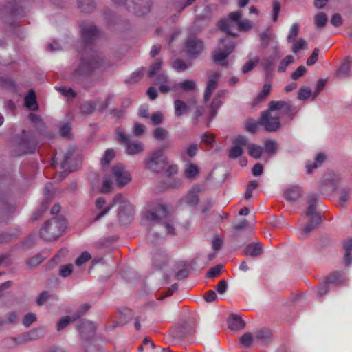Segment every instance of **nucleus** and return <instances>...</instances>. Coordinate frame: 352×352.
Listing matches in <instances>:
<instances>
[{"label": "nucleus", "instance_id": "f257e3e1", "mask_svg": "<svg viewBox=\"0 0 352 352\" xmlns=\"http://www.w3.org/2000/svg\"><path fill=\"white\" fill-rule=\"evenodd\" d=\"M241 17L242 12L238 10L230 12L227 19L220 22V29L225 31L227 35L225 38L220 39L219 47L213 52V59L217 65L224 67L229 65L227 58L235 48L233 38L236 36L233 33L232 30L236 28L239 31L246 32L252 28V22L247 19H241Z\"/></svg>", "mask_w": 352, "mask_h": 352}, {"label": "nucleus", "instance_id": "f03ea898", "mask_svg": "<svg viewBox=\"0 0 352 352\" xmlns=\"http://www.w3.org/2000/svg\"><path fill=\"white\" fill-rule=\"evenodd\" d=\"M81 34L87 45L84 50L78 48V54L81 56L80 60L75 64L71 78L78 81L89 74L92 69L99 65L98 60L92 54H89V43L96 38L100 32L97 28L92 25H86L82 27Z\"/></svg>", "mask_w": 352, "mask_h": 352}, {"label": "nucleus", "instance_id": "7ed1b4c3", "mask_svg": "<svg viewBox=\"0 0 352 352\" xmlns=\"http://www.w3.org/2000/svg\"><path fill=\"white\" fill-rule=\"evenodd\" d=\"M115 206H118V217L122 224H126L130 220L134 213V208L132 204L125 199L122 195H116L111 203L107 204L102 197L96 199V207L100 212L96 216L94 220H98L107 214Z\"/></svg>", "mask_w": 352, "mask_h": 352}, {"label": "nucleus", "instance_id": "20e7f679", "mask_svg": "<svg viewBox=\"0 0 352 352\" xmlns=\"http://www.w3.org/2000/svg\"><path fill=\"white\" fill-rule=\"evenodd\" d=\"M292 111V107L289 102L272 101L268 111L262 113L259 124L268 131H276L280 127V116L289 115Z\"/></svg>", "mask_w": 352, "mask_h": 352}, {"label": "nucleus", "instance_id": "39448f33", "mask_svg": "<svg viewBox=\"0 0 352 352\" xmlns=\"http://www.w3.org/2000/svg\"><path fill=\"white\" fill-rule=\"evenodd\" d=\"M64 219L53 218L46 221L41 229V236L45 241H53L58 238L65 230Z\"/></svg>", "mask_w": 352, "mask_h": 352}, {"label": "nucleus", "instance_id": "423d86ee", "mask_svg": "<svg viewBox=\"0 0 352 352\" xmlns=\"http://www.w3.org/2000/svg\"><path fill=\"white\" fill-rule=\"evenodd\" d=\"M116 135L120 143L124 145L125 152L127 155H135L144 151V144L139 140H131L123 129L118 127L116 130Z\"/></svg>", "mask_w": 352, "mask_h": 352}, {"label": "nucleus", "instance_id": "0eeeda50", "mask_svg": "<svg viewBox=\"0 0 352 352\" xmlns=\"http://www.w3.org/2000/svg\"><path fill=\"white\" fill-rule=\"evenodd\" d=\"M167 164L166 157L162 149L152 152L145 160V168L153 172L162 170Z\"/></svg>", "mask_w": 352, "mask_h": 352}, {"label": "nucleus", "instance_id": "6e6552de", "mask_svg": "<svg viewBox=\"0 0 352 352\" xmlns=\"http://www.w3.org/2000/svg\"><path fill=\"white\" fill-rule=\"evenodd\" d=\"M168 211L166 206L160 203H155L146 212V219L159 221L167 217Z\"/></svg>", "mask_w": 352, "mask_h": 352}, {"label": "nucleus", "instance_id": "1a4fd4ad", "mask_svg": "<svg viewBox=\"0 0 352 352\" xmlns=\"http://www.w3.org/2000/svg\"><path fill=\"white\" fill-rule=\"evenodd\" d=\"M112 176L118 187H122L131 181L130 173L120 164L112 167Z\"/></svg>", "mask_w": 352, "mask_h": 352}, {"label": "nucleus", "instance_id": "9d476101", "mask_svg": "<svg viewBox=\"0 0 352 352\" xmlns=\"http://www.w3.org/2000/svg\"><path fill=\"white\" fill-rule=\"evenodd\" d=\"M343 275L339 272H335L326 278L324 283L320 285L317 289L316 294L318 296H322L326 294L329 289V285H338L344 280Z\"/></svg>", "mask_w": 352, "mask_h": 352}, {"label": "nucleus", "instance_id": "9b49d317", "mask_svg": "<svg viewBox=\"0 0 352 352\" xmlns=\"http://www.w3.org/2000/svg\"><path fill=\"white\" fill-rule=\"evenodd\" d=\"M204 49L201 40L195 36H189L185 43L184 50L190 57H196Z\"/></svg>", "mask_w": 352, "mask_h": 352}, {"label": "nucleus", "instance_id": "f8f14e48", "mask_svg": "<svg viewBox=\"0 0 352 352\" xmlns=\"http://www.w3.org/2000/svg\"><path fill=\"white\" fill-rule=\"evenodd\" d=\"M247 145V138L242 135L237 137L232 142V146L230 150L229 157L236 159L240 157L243 153V147Z\"/></svg>", "mask_w": 352, "mask_h": 352}, {"label": "nucleus", "instance_id": "ddd939ff", "mask_svg": "<svg viewBox=\"0 0 352 352\" xmlns=\"http://www.w3.org/2000/svg\"><path fill=\"white\" fill-rule=\"evenodd\" d=\"M111 99V96H109L105 101L100 102H96L94 104L91 102H85L81 105V111L84 113H91L95 109H98L100 111H104L109 105L110 100Z\"/></svg>", "mask_w": 352, "mask_h": 352}, {"label": "nucleus", "instance_id": "4468645a", "mask_svg": "<svg viewBox=\"0 0 352 352\" xmlns=\"http://www.w3.org/2000/svg\"><path fill=\"white\" fill-rule=\"evenodd\" d=\"M201 190V187L199 184L194 185L186 195L182 199V202L190 206H197L199 200L198 194Z\"/></svg>", "mask_w": 352, "mask_h": 352}, {"label": "nucleus", "instance_id": "2eb2a0df", "mask_svg": "<svg viewBox=\"0 0 352 352\" xmlns=\"http://www.w3.org/2000/svg\"><path fill=\"white\" fill-rule=\"evenodd\" d=\"M89 308V305L87 304L83 305L80 309L78 311L76 315L74 317L65 316L62 318L57 324L58 331H61L65 329L71 322L77 320L82 315H83Z\"/></svg>", "mask_w": 352, "mask_h": 352}, {"label": "nucleus", "instance_id": "dca6fc26", "mask_svg": "<svg viewBox=\"0 0 352 352\" xmlns=\"http://www.w3.org/2000/svg\"><path fill=\"white\" fill-rule=\"evenodd\" d=\"M219 80V74L217 72L212 74L209 76L204 97L206 102L210 100L212 93L217 88Z\"/></svg>", "mask_w": 352, "mask_h": 352}, {"label": "nucleus", "instance_id": "f3484780", "mask_svg": "<svg viewBox=\"0 0 352 352\" xmlns=\"http://www.w3.org/2000/svg\"><path fill=\"white\" fill-rule=\"evenodd\" d=\"M227 94V91L226 90H219L216 94L215 96L210 104V119H213L216 114L217 110L220 108V107L222 104L221 99H223Z\"/></svg>", "mask_w": 352, "mask_h": 352}, {"label": "nucleus", "instance_id": "a211bd4d", "mask_svg": "<svg viewBox=\"0 0 352 352\" xmlns=\"http://www.w3.org/2000/svg\"><path fill=\"white\" fill-rule=\"evenodd\" d=\"M37 338L36 331H30L19 335L17 338H10L7 341L13 343L14 345L22 344Z\"/></svg>", "mask_w": 352, "mask_h": 352}, {"label": "nucleus", "instance_id": "6ab92c4d", "mask_svg": "<svg viewBox=\"0 0 352 352\" xmlns=\"http://www.w3.org/2000/svg\"><path fill=\"white\" fill-rule=\"evenodd\" d=\"M318 201L316 195H313L309 201V206L306 212L309 220L315 221L316 223H320L321 217L318 213L316 212V204Z\"/></svg>", "mask_w": 352, "mask_h": 352}, {"label": "nucleus", "instance_id": "aec40b11", "mask_svg": "<svg viewBox=\"0 0 352 352\" xmlns=\"http://www.w3.org/2000/svg\"><path fill=\"white\" fill-rule=\"evenodd\" d=\"M134 4V12L138 15H141L149 11L151 6V0H132Z\"/></svg>", "mask_w": 352, "mask_h": 352}, {"label": "nucleus", "instance_id": "412c9836", "mask_svg": "<svg viewBox=\"0 0 352 352\" xmlns=\"http://www.w3.org/2000/svg\"><path fill=\"white\" fill-rule=\"evenodd\" d=\"M184 174L186 178L190 180H194L199 176V168L196 164L188 161L185 165Z\"/></svg>", "mask_w": 352, "mask_h": 352}, {"label": "nucleus", "instance_id": "4be33fe9", "mask_svg": "<svg viewBox=\"0 0 352 352\" xmlns=\"http://www.w3.org/2000/svg\"><path fill=\"white\" fill-rule=\"evenodd\" d=\"M245 255L257 256L263 253L262 245L260 243L248 244L243 250Z\"/></svg>", "mask_w": 352, "mask_h": 352}, {"label": "nucleus", "instance_id": "5701e85b", "mask_svg": "<svg viewBox=\"0 0 352 352\" xmlns=\"http://www.w3.org/2000/svg\"><path fill=\"white\" fill-rule=\"evenodd\" d=\"M352 67V58L347 57L341 67L338 70V75L340 77L345 78L351 75V69Z\"/></svg>", "mask_w": 352, "mask_h": 352}, {"label": "nucleus", "instance_id": "b1692460", "mask_svg": "<svg viewBox=\"0 0 352 352\" xmlns=\"http://www.w3.org/2000/svg\"><path fill=\"white\" fill-rule=\"evenodd\" d=\"M245 323L241 318L237 315H231L228 320V327L231 330L237 331L243 329Z\"/></svg>", "mask_w": 352, "mask_h": 352}, {"label": "nucleus", "instance_id": "393cba45", "mask_svg": "<svg viewBox=\"0 0 352 352\" xmlns=\"http://www.w3.org/2000/svg\"><path fill=\"white\" fill-rule=\"evenodd\" d=\"M284 195L286 199L295 201L300 197L301 191L298 186H291L285 190Z\"/></svg>", "mask_w": 352, "mask_h": 352}, {"label": "nucleus", "instance_id": "a878e982", "mask_svg": "<svg viewBox=\"0 0 352 352\" xmlns=\"http://www.w3.org/2000/svg\"><path fill=\"white\" fill-rule=\"evenodd\" d=\"M319 223H316L315 221L310 220V222L302 227L297 232L299 239H304L309 234L314 228Z\"/></svg>", "mask_w": 352, "mask_h": 352}, {"label": "nucleus", "instance_id": "bb28decb", "mask_svg": "<svg viewBox=\"0 0 352 352\" xmlns=\"http://www.w3.org/2000/svg\"><path fill=\"white\" fill-rule=\"evenodd\" d=\"M196 88V83L191 80H185L183 82L173 85V89L175 91L183 89L184 91H190Z\"/></svg>", "mask_w": 352, "mask_h": 352}, {"label": "nucleus", "instance_id": "cd10ccee", "mask_svg": "<svg viewBox=\"0 0 352 352\" xmlns=\"http://www.w3.org/2000/svg\"><path fill=\"white\" fill-rule=\"evenodd\" d=\"M168 81V77L164 74H161L157 77V83L160 85V90L162 93H166L173 89V85L169 86L166 84Z\"/></svg>", "mask_w": 352, "mask_h": 352}, {"label": "nucleus", "instance_id": "c85d7f7f", "mask_svg": "<svg viewBox=\"0 0 352 352\" xmlns=\"http://www.w3.org/2000/svg\"><path fill=\"white\" fill-rule=\"evenodd\" d=\"M78 331L80 333H94L96 330L95 324L91 321H83L78 327Z\"/></svg>", "mask_w": 352, "mask_h": 352}, {"label": "nucleus", "instance_id": "c756f323", "mask_svg": "<svg viewBox=\"0 0 352 352\" xmlns=\"http://www.w3.org/2000/svg\"><path fill=\"white\" fill-rule=\"evenodd\" d=\"M325 156L322 153H319L317 155L315 162H309L307 164L306 168L307 171L309 173H311L313 172L314 169L318 168L319 166L322 164V163L324 161Z\"/></svg>", "mask_w": 352, "mask_h": 352}, {"label": "nucleus", "instance_id": "7c9ffc66", "mask_svg": "<svg viewBox=\"0 0 352 352\" xmlns=\"http://www.w3.org/2000/svg\"><path fill=\"white\" fill-rule=\"evenodd\" d=\"M175 114L177 117L182 116L188 111V106L181 100H175L174 102Z\"/></svg>", "mask_w": 352, "mask_h": 352}, {"label": "nucleus", "instance_id": "2f4dec72", "mask_svg": "<svg viewBox=\"0 0 352 352\" xmlns=\"http://www.w3.org/2000/svg\"><path fill=\"white\" fill-rule=\"evenodd\" d=\"M20 146L23 153H33L36 148V144L33 140H23L20 142Z\"/></svg>", "mask_w": 352, "mask_h": 352}, {"label": "nucleus", "instance_id": "473e14b6", "mask_svg": "<svg viewBox=\"0 0 352 352\" xmlns=\"http://www.w3.org/2000/svg\"><path fill=\"white\" fill-rule=\"evenodd\" d=\"M342 177L340 173L331 171L327 175L326 181L336 188L338 184L342 181Z\"/></svg>", "mask_w": 352, "mask_h": 352}, {"label": "nucleus", "instance_id": "72a5a7b5", "mask_svg": "<svg viewBox=\"0 0 352 352\" xmlns=\"http://www.w3.org/2000/svg\"><path fill=\"white\" fill-rule=\"evenodd\" d=\"M198 151V146L196 144H192L186 147L180 153L181 157L184 161H186V157H193L196 155Z\"/></svg>", "mask_w": 352, "mask_h": 352}, {"label": "nucleus", "instance_id": "f704fd0d", "mask_svg": "<svg viewBox=\"0 0 352 352\" xmlns=\"http://www.w3.org/2000/svg\"><path fill=\"white\" fill-rule=\"evenodd\" d=\"M248 148L249 155L255 158L258 159L262 155L263 148L260 146L256 145L254 144H248Z\"/></svg>", "mask_w": 352, "mask_h": 352}, {"label": "nucleus", "instance_id": "c9c22d12", "mask_svg": "<svg viewBox=\"0 0 352 352\" xmlns=\"http://www.w3.org/2000/svg\"><path fill=\"white\" fill-rule=\"evenodd\" d=\"M25 105L32 109L36 108V95L32 90H30L28 94L25 97Z\"/></svg>", "mask_w": 352, "mask_h": 352}, {"label": "nucleus", "instance_id": "e433bc0d", "mask_svg": "<svg viewBox=\"0 0 352 352\" xmlns=\"http://www.w3.org/2000/svg\"><path fill=\"white\" fill-rule=\"evenodd\" d=\"M256 338L263 343H268L272 340V333L269 329H261L258 331Z\"/></svg>", "mask_w": 352, "mask_h": 352}, {"label": "nucleus", "instance_id": "4c0bfd02", "mask_svg": "<svg viewBox=\"0 0 352 352\" xmlns=\"http://www.w3.org/2000/svg\"><path fill=\"white\" fill-rule=\"evenodd\" d=\"M327 22V15L323 12H319L314 16V23L318 28H324Z\"/></svg>", "mask_w": 352, "mask_h": 352}, {"label": "nucleus", "instance_id": "58836bf2", "mask_svg": "<svg viewBox=\"0 0 352 352\" xmlns=\"http://www.w3.org/2000/svg\"><path fill=\"white\" fill-rule=\"evenodd\" d=\"M168 134V131L162 127H157L153 131V137L158 140H164Z\"/></svg>", "mask_w": 352, "mask_h": 352}, {"label": "nucleus", "instance_id": "ea45409f", "mask_svg": "<svg viewBox=\"0 0 352 352\" xmlns=\"http://www.w3.org/2000/svg\"><path fill=\"white\" fill-rule=\"evenodd\" d=\"M115 151L113 149H107L103 157L101 159V164L102 167L107 166L109 162L114 158Z\"/></svg>", "mask_w": 352, "mask_h": 352}, {"label": "nucleus", "instance_id": "a19ab883", "mask_svg": "<svg viewBox=\"0 0 352 352\" xmlns=\"http://www.w3.org/2000/svg\"><path fill=\"white\" fill-rule=\"evenodd\" d=\"M294 61V58L292 55L287 56L282 60L278 65V71L279 72H284L286 68Z\"/></svg>", "mask_w": 352, "mask_h": 352}, {"label": "nucleus", "instance_id": "79ce46f5", "mask_svg": "<svg viewBox=\"0 0 352 352\" xmlns=\"http://www.w3.org/2000/svg\"><path fill=\"white\" fill-rule=\"evenodd\" d=\"M271 85L268 83H265L261 92L257 96L256 100L257 102L263 101L270 93Z\"/></svg>", "mask_w": 352, "mask_h": 352}, {"label": "nucleus", "instance_id": "37998d69", "mask_svg": "<svg viewBox=\"0 0 352 352\" xmlns=\"http://www.w3.org/2000/svg\"><path fill=\"white\" fill-rule=\"evenodd\" d=\"M299 32V25L297 23H294L290 28L289 34L287 36V41L289 43L294 42V38L297 36Z\"/></svg>", "mask_w": 352, "mask_h": 352}, {"label": "nucleus", "instance_id": "c03bdc74", "mask_svg": "<svg viewBox=\"0 0 352 352\" xmlns=\"http://www.w3.org/2000/svg\"><path fill=\"white\" fill-rule=\"evenodd\" d=\"M307 47V43L303 38H299L296 42H294L292 45V52L296 54L300 50L306 49Z\"/></svg>", "mask_w": 352, "mask_h": 352}, {"label": "nucleus", "instance_id": "a18cd8bd", "mask_svg": "<svg viewBox=\"0 0 352 352\" xmlns=\"http://www.w3.org/2000/svg\"><path fill=\"white\" fill-rule=\"evenodd\" d=\"M190 66V63H186L181 59L176 60L173 63V67L177 72H182L186 70Z\"/></svg>", "mask_w": 352, "mask_h": 352}, {"label": "nucleus", "instance_id": "49530a36", "mask_svg": "<svg viewBox=\"0 0 352 352\" xmlns=\"http://www.w3.org/2000/svg\"><path fill=\"white\" fill-rule=\"evenodd\" d=\"M146 129V127L145 125L139 122H135L133 125L132 133L135 136H140L145 132Z\"/></svg>", "mask_w": 352, "mask_h": 352}, {"label": "nucleus", "instance_id": "de8ad7c7", "mask_svg": "<svg viewBox=\"0 0 352 352\" xmlns=\"http://www.w3.org/2000/svg\"><path fill=\"white\" fill-rule=\"evenodd\" d=\"M73 272V265L72 264H67L62 265L59 270V274L63 278L69 276Z\"/></svg>", "mask_w": 352, "mask_h": 352}, {"label": "nucleus", "instance_id": "09e8293b", "mask_svg": "<svg viewBox=\"0 0 352 352\" xmlns=\"http://www.w3.org/2000/svg\"><path fill=\"white\" fill-rule=\"evenodd\" d=\"M265 150L270 154H274L277 148L276 142L272 140H267L265 141Z\"/></svg>", "mask_w": 352, "mask_h": 352}, {"label": "nucleus", "instance_id": "8fccbe9b", "mask_svg": "<svg viewBox=\"0 0 352 352\" xmlns=\"http://www.w3.org/2000/svg\"><path fill=\"white\" fill-rule=\"evenodd\" d=\"M150 120L153 125H157L163 122L164 116L162 113L157 111L152 114V116L150 117Z\"/></svg>", "mask_w": 352, "mask_h": 352}, {"label": "nucleus", "instance_id": "3c124183", "mask_svg": "<svg viewBox=\"0 0 352 352\" xmlns=\"http://www.w3.org/2000/svg\"><path fill=\"white\" fill-rule=\"evenodd\" d=\"M36 320V316L34 313L27 314L23 319V324L28 327Z\"/></svg>", "mask_w": 352, "mask_h": 352}, {"label": "nucleus", "instance_id": "603ef678", "mask_svg": "<svg viewBox=\"0 0 352 352\" xmlns=\"http://www.w3.org/2000/svg\"><path fill=\"white\" fill-rule=\"evenodd\" d=\"M307 72L306 67L303 65H300L292 74L291 77L293 80H297L305 74Z\"/></svg>", "mask_w": 352, "mask_h": 352}, {"label": "nucleus", "instance_id": "864d4df0", "mask_svg": "<svg viewBox=\"0 0 352 352\" xmlns=\"http://www.w3.org/2000/svg\"><path fill=\"white\" fill-rule=\"evenodd\" d=\"M91 258V254L88 252L85 251L76 258V265L80 266L88 261Z\"/></svg>", "mask_w": 352, "mask_h": 352}, {"label": "nucleus", "instance_id": "5fc2aeb1", "mask_svg": "<svg viewBox=\"0 0 352 352\" xmlns=\"http://www.w3.org/2000/svg\"><path fill=\"white\" fill-rule=\"evenodd\" d=\"M17 315L15 312H10L6 316V319L4 321H0V327L4 324H12L17 321Z\"/></svg>", "mask_w": 352, "mask_h": 352}, {"label": "nucleus", "instance_id": "6e6d98bb", "mask_svg": "<svg viewBox=\"0 0 352 352\" xmlns=\"http://www.w3.org/2000/svg\"><path fill=\"white\" fill-rule=\"evenodd\" d=\"M311 91L308 88H300L298 91V98L299 100H303L309 98L311 96Z\"/></svg>", "mask_w": 352, "mask_h": 352}, {"label": "nucleus", "instance_id": "4d7b16f0", "mask_svg": "<svg viewBox=\"0 0 352 352\" xmlns=\"http://www.w3.org/2000/svg\"><path fill=\"white\" fill-rule=\"evenodd\" d=\"M252 340L253 337L250 333L243 334L240 339L241 344L245 346H249L252 342Z\"/></svg>", "mask_w": 352, "mask_h": 352}, {"label": "nucleus", "instance_id": "13d9d810", "mask_svg": "<svg viewBox=\"0 0 352 352\" xmlns=\"http://www.w3.org/2000/svg\"><path fill=\"white\" fill-rule=\"evenodd\" d=\"M258 62V58H255L254 60H250L248 61L243 65V67L242 68V72L244 74L248 73L249 71L252 70L254 67V66L257 64Z\"/></svg>", "mask_w": 352, "mask_h": 352}, {"label": "nucleus", "instance_id": "bf43d9fd", "mask_svg": "<svg viewBox=\"0 0 352 352\" xmlns=\"http://www.w3.org/2000/svg\"><path fill=\"white\" fill-rule=\"evenodd\" d=\"M318 54L319 50L318 48L314 49L311 56L307 60V65L309 66L314 65L318 60Z\"/></svg>", "mask_w": 352, "mask_h": 352}, {"label": "nucleus", "instance_id": "052dcab7", "mask_svg": "<svg viewBox=\"0 0 352 352\" xmlns=\"http://www.w3.org/2000/svg\"><path fill=\"white\" fill-rule=\"evenodd\" d=\"M223 270V266L221 265H217L211 268L208 272V276L210 278H214L219 276Z\"/></svg>", "mask_w": 352, "mask_h": 352}, {"label": "nucleus", "instance_id": "680f3d73", "mask_svg": "<svg viewBox=\"0 0 352 352\" xmlns=\"http://www.w3.org/2000/svg\"><path fill=\"white\" fill-rule=\"evenodd\" d=\"M161 67H162L161 61L157 60L155 63H154L153 65L151 66V70L149 71L148 76L153 77L155 74H157L160 72Z\"/></svg>", "mask_w": 352, "mask_h": 352}, {"label": "nucleus", "instance_id": "e2e57ef3", "mask_svg": "<svg viewBox=\"0 0 352 352\" xmlns=\"http://www.w3.org/2000/svg\"><path fill=\"white\" fill-rule=\"evenodd\" d=\"M274 61V58L272 56H270V57L264 58L261 62V65L265 68V69H266L267 71H270L272 68Z\"/></svg>", "mask_w": 352, "mask_h": 352}, {"label": "nucleus", "instance_id": "0e129e2a", "mask_svg": "<svg viewBox=\"0 0 352 352\" xmlns=\"http://www.w3.org/2000/svg\"><path fill=\"white\" fill-rule=\"evenodd\" d=\"M228 289V284L225 280H221L219 282L217 285L216 286V290L220 294H223L226 293Z\"/></svg>", "mask_w": 352, "mask_h": 352}, {"label": "nucleus", "instance_id": "69168bd1", "mask_svg": "<svg viewBox=\"0 0 352 352\" xmlns=\"http://www.w3.org/2000/svg\"><path fill=\"white\" fill-rule=\"evenodd\" d=\"M260 38L261 45L263 47H266L268 45L272 38L270 36V34H268L267 32H262L260 34Z\"/></svg>", "mask_w": 352, "mask_h": 352}, {"label": "nucleus", "instance_id": "338daca9", "mask_svg": "<svg viewBox=\"0 0 352 352\" xmlns=\"http://www.w3.org/2000/svg\"><path fill=\"white\" fill-rule=\"evenodd\" d=\"M280 10V3L277 1H274L273 2V12H272V20L274 21H276L277 20Z\"/></svg>", "mask_w": 352, "mask_h": 352}, {"label": "nucleus", "instance_id": "774afa93", "mask_svg": "<svg viewBox=\"0 0 352 352\" xmlns=\"http://www.w3.org/2000/svg\"><path fill=\"white\" fill-rule=\"evenodd\" d=\"M258 122L254 120H250L246 124V129L249 132L255 133L258 129Z\"/></svg>", "mask_w": 352, "mask_h": 352}]
</instances>
